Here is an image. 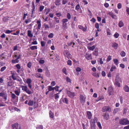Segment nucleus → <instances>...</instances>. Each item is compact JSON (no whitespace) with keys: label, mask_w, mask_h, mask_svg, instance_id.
Returning <instances> with one entry per match:
<instances>
[{"label":"nucleus","mask_w":129,"mask_h":129,"mask_svg":"<svg viewBox=\"0 0 129 129\" xmlns=\"http://www.w3.org/2000/svg\"><path fill=\"white\" fill-rule=\"evenodd\" d=\"M98 127L100 129H102V128L101 123L100 122H98L97 124Z\"/></svg>","instance_id":"ea45409f"},{"label":"nucleus","mask_w":129,"mask_h":129,"mask_svg":"<svg viewBox=\"0 0 129 129\" xmlns=\"http://www.w3.org/2000/svg\"><path fill=\"white\" fill-rule=\"evenodd\" d=\"M54 19L56 21V22L58 23L59 22L60 18H57L56 17H54Z\"/></svg>","instance_id":"c9c22d12"},{"label":"nucleus","mask_w":129,"mask_h":129,"mask_svg":"<svg viewBox=\"0 0 129 129\" xmlns=\"http://www.w3.org/2000/svg\"><path fill=\"white\" fill-rule=\"evenodd\" d=\"M86 98L82 95H80V100L81 103L83 104L85 102Z\"/></svg>","instance_id":"423d86ee"},{"label":"nucleus","mask_w":129,"mask_h":129,"mask_svg":"<svg viewBox=\"0 0 129 129\" xmlns=\"http://www.w3.org/2000/svg\"><path fill=\"white\" fill-rule=\"evenodd\" d=\"M19 59H18L17 58L15 60H12V63H18L19 62V60H18Z\"/></svg>","instance_id":"a878e982"},{"label":"nucleus","mask_w":129,"mask_h":129,"mask_svg":"<svg viewBox=\"0 0 129 129\" xmlns=\"http://www.w3.org/2000/svg\"><path fill=\"white\" fill-rule=\"evenodd\" d=\"M113 61L115 64L117 66L118 64V60L116 59H114Z\"/></svg>","instance_id":"cd10ccee"},{"label":"nucleus","mask_w":129,"mask_h":129,"mask_svg":"<svg viewBox=\"0 0 129 129\" xmlns=\"http://www.w3.org/2000/svg\"><path fill=\"white\" fill-rule=\"evenodd\" d=\"M54 2L55 4L57 6H59L60 4V0H55Z\"/></svg>","instance_id":"4be33fe9"},{"label":"nucleus","mask_w":129,"mask_h":129,"mask_svg":"<svg viewBox=\"0 0 129 129\" xmlns=\"http://www.w3.org/2000/svg\"><path fill=\"white\" fill-rule=\"evenodd\" d=\"M17 69V72L20 74V75L22 76H23L24 75V74H21V73H22L21 72H23V70L22 69Z\"/></svg>","instance_id":"dca6fc26"},{"label":"nucleus","mask_w":129,"mask_h":129,"mask_svg":"<svg viewBox=\"0 0 129 129\" xmlns=\"http://www.w3.org/2000/svg\"><path fill=\"white\" fill-rule=\"evenodd\" d=\"M15 93L17 95L19 96V95L20 93V91H18V90H15L14 91Z\"/></svg>","instance_id":"f704fd0d"},{"label":"nucleus","mask_w":129,"mask_h":129,"mask_svg":"<svg viewBox=\"0 0 129 129\" xmlns=\"http://www.w3.org/2000/svg\"><path fill=\"white\" fill-rule=\"evenodd\" d=\"M67 17L68 19L70 20L71 19V15L69 13H67Z\"/></svg>","instance_id":"2f4dec72"},{"label":"nucleus","mask_w":129,"mask_h":129,"mask_svg":"<svg viewBox=\"0 0 129 129\" xmlns=\"http://www.w3.org/2000/svg\"><path fill=\"white\" fill-rule=\"evenodd\" d=\"M67 93L68 96L72 99L73 98L75 95L74 92H72L70 91H67Z\"/></svg>","instance_id":"39448f33"},{"label":"nucleus","mask_w":129,"mask_h":129,"mask_svg":"<svg viewBox=\"0 0 129 129\" xmlns=\"http://www.w3.org/2000/svg\"><path fill=\"white\" fill-rule=\"evenodd\" d=\"M92 74L95 77L99 78V74L96 72L93 73Z\"/></svg>","instance_id":"bb28decb"},{"label":"nucleus","mask_w":129,"mask_h":129,"mask_svg":"<svg viewBox=\"0 0 129 129\" xmlns=\"http://www.w3.org/2000/svg\"><path fill=\"white\" fill-rule=\"evenodd\" d=\"M53 36V34L52 33H50L48 36L49 38H52Z\"/></svg>","instance_id":"0e129e2a"},{"label":"nucleus","mask_w":129,"mask_h":129,"mask_svg":"<svg viewBox=\"0 0 129 129\" xmlns=\"http://www.w3.org/2000/svg\"><path fill=\"white\" fill-rule=\"evenodd\" d=\"M95 48V45H93L92 46H88L87 47V48L89 50L91 51H93Z\"/></svg>","instance_id":"412c9836"},{"label":"nucleus","mask_w":129,"mask_h":129,"mask_svg":"<svg viewBox=\"0 0 129 129\" xmlns=\"http://www.w3.org/2000/svg\"><path fill=\"white\" fill-rule=\"evenodd\" d=\"M84 56L85 58L87 60H91L92 58L91 54L88 52L86 53Z\"/></svg>","instance_id":"20e7f679"},{"label":"nucleus","mask_w":129,"mask_h":129,"mask_svg":"<svg viewBox=\"0 0 129 129\" xmlns=\"http://www.w3.org/2000/svg\"><path fill=\"white\" fill-rule=\"evenodd\" d=\"M30 48L31 50H33L35 49H37V46H33L30 47Z\"/></svg>","instance_id":"e433bc0d"},{"label":"nucleus","mask_w":129,"mask_h":129,"mask_svg":"<svg viewBox=\"0 0 129 129\" xmlns=\"http://www.w3.org/2000/svg\"><path fill=\"white\" fill-rule=\"evenodd\" d=\"M48 90L49 91H51L53 90V87L51 86H48Z\"/></svg>","instance_id":"6e6d98bb"},{"label":"nucleus","mask_w":129,"mask_h":129,"mask_svg":"<svg viewBox=\"0 0 129 129\" xmlns=\"http://www.w3.org/2000/svg\"><path fill=\"white\" fill-rule=\"evenodd\" d=\"M63 29H66L68 28V26L67 23H62Z\"/></svg>","instance_id":"5701e85b"},{"label":"nucleus","mask_w":129,"mask_h":129,"mask_svg":"<svg viewBox=\"0 0 129 129\" xmlns=\"http://www.w3.org/2000/svg\"><path fill=\"white\" fill-rule=\"evenodd\" d=\"M120 55L122 57H123L125 56L126 54L124 51H122L120 53Z\"/></svg>","instance_id":"4c0bfd02"},{"label":"nucleus","mask_w":129,"mask_h":129,"mask_svg":"<svg viewBox=\"0 0 129 129\" xmlns=\"http://www.w3.org/2000/svg\"><path fill=\"white\" fill-rule=\"evenodd\" d=\"M11 77L14 80H17V78L16 76V74L14 73H13L11 72Z\"/></svg>","instance_id":"ddd939ff"},{"label":"nucleus","mask_w":129,"mask_h":129,"mask_svg":"<svg viewBox=\"0 0 129 129\" xmlns=\"http://www.w3.org/2000/svg\"><path fill=\"white\" fill-rule=\"evenodd\" d=\"M66 81L68 82H71V80L68 77H67L66 78Z\"/></svg>","instance_id":"864d4df0"},{"label":"nucleus","mask_w":129,"mask_h":129,"mask_svg":"<svg viewBox=\"0 0 129 129\" xmlns=\"http://www.w3.org/2000/svg\"><path fill=\"white\" fill-rule=\"evenodd\" d=\"M63 101L64 103L67 104L68 103V100L67 98H64L63 100Z\"/></svg>","instance_id":"a19ab883"},{"label":"nucleus","mask_w":129,"mask_h":129,"mask_svg":"<svg viewBox=\"0 0 129 129\" xmlns=\"http://www.w3.org/2000/svg\"><path fill=\"white\" fill-rule=\"evenodd\" d=\"M112 45L115 49H116L118 47V44L116 43H112Z\"/></svg>","instance_id":"6ab92c4d"},{"label":"nucleus","mask_w":129,"mask_h":129,"mask_svg":"<svg viewBox=\"0 0 129 129\" xmlns=\"http://www.w3.org/2000/svg\"><path fill=\"white\" fill-rule=\"evenodd\" d=\"M16 67L17 69H21V66L19 64H16Z\"/></svg>","instance_id":"bf43d9fd"},{"label":"nucleus","mask_w":129,"mask_h":129,"mask_svg":"<svg viewBox=\"0 0 129 129\" xmlns=\"http://www.w3.org/2000/svg\"><path fill=\"white\" fill-rule=\"evenodd\" d=\"M120 82H122L121 79L119 78L118 75H117L116 77L115 84L118 87H120Z\"/></svg>","instance_id":"f257e3e1"},{"label":"nucleus","mask_w":129,"mask_h":129,"mask_svg":"<svg viewBox=\"0 0 129 129\" xmlns=\"http://www.w3.org/2000/svg\"><path fill=\"white\" fill-rule=\"evenodd\" d=\"M46 44V42L44 41H41V44L42 47L44 46Z\"/></svg>","instance_id":"a18cd8bd"},{"label":"nucleus","mask_w":129,"mask_h":129,"mask_svg":"<svg viewBox=\"0 0 129 129\" xmlns=\"http://www.w3.org/2000/svg\"><path fill=\"white\" fill-rule=\"evenodd\" d=\"M68 19L67 18H64L62 19V23H67L66 22L68 21Z\"/></svg>","instance_id":"72a5a7b5"},{"label":"nucleus","mask_w":129,"mask_h":129,"mask_svg":"<svg viewBox=\"0 0 129 129\" xmlns=\"http://www.w3.org/2000/svg\"><path fill=\"white\" fill-rule=\"evenodd\" d=\"M49 113L50 117L52 118L54 117L53 114L52 112L51 111H49Z\"/></svg>","instance_id":"58836bf2"},{"label":"nucleus","mask_w":129,"mask_h":129,"mask_svg":"<svg viewBox=\"0 0 129 129\" xmlns=\"http://www.w3.org/2000/svg\"><path fill=\"white\" fill-rule=\"evenodd\" d=\"M111 107L109 106H105L103 107L102 109L103 112H110L111 111Z\"/></svg>","instance_id":"7ed1b4c3"},{"label":"nucleus","mask_w":129,"mask_h":129,"mask_svg":"<svg viewBox=\"0 0 129 129\" xmlns=\"http://www.w3.org/2000/svg\"><path fill=\"white\" fill-rule=\"evenodd\" d=\"M76 71L78 73L79 72L81 71V69L79 67H78L76 69Z\"/></svg>","instance_id":"8fccbe9b"},{"label":"nucleus","mask_w":129,"mask_h":129,"mask_svg":"<svg viewBox=\"0 0 129 129\" xmlns=\"http://www.w3.org/2000/svg\"><path fill=\"white\" fill-rule=\"evenodd\" d=\"M120 110V109L119 108H117L114 109L113 112V114H115L117 113V112L119 111Z\"/></svg>","instance_id":"393cba45"},{"label":"nucleus","mask_w":129,"mask_h":129,"mask_svg":"<svg viewBox=\"0 0 129 129\" xmlns=\"http://www.w3.org/2000/svg\"><path fill=\"white\" fill-rule=\"evenodd\" d=\"M31 63L30 62H29L27 64V67L29 68H31Z\"/></svg>","instance_id":"69168bd1"},{"label":"nucleus","mask_w":129,"mask_h":129,"mask_svg":"<svg viewBox=\"0 0 129 129\" xmlns=\"http://www.w3.org/2000/svg\"><path fill=\"white\" fill-rule=\"evenodd\" d=\"M32 82L30 78L27 79L26 82L27 84L28 87L30 88H31L32 86L31 83Z\"/></svg>","instance_id":"0eeeda50"},{"label":"nucleus","mask_w":129,"mask_h":129,"mask_svg":"<svg viewBox=\"0 0 129 129\" xmlns=\"http://www.w3.org/2000/svg\"><path fill=\"white\" fill-rule=\"evenodd\" d=\"M108 93L109 95H111L113 94V91L112 89V87L110 86L108 88Z\"/></svg>","instance_id":"6e6552de"},{"label":"nucleus","mask_w":129,"mask_h":129,"mask_svg":"<svg viewBox=\"0 0 129 129\" xmlns=\"http://www.w3.org/2000/svg\"><path fill=\"white\" fill-rule=\"evenodd\" d=\"M67 64L68 65L71 66L72 65V62L70 60H68L67 62Z\"/></svg>","instance_id":"3c124183"},{"label":"nucleus","mask_w":129,"mask_h":129,"mask_svg":"<svg viewBox=\"0 0 129 129\" xmlns=\"http://www.w3.org/2000/svg\"><path fill=\"white\" fill-rule=\"evenodd\" d=\"M104 119L106 120H108L109 118V116L108 114L107 113H105L104 115H103Z\"/></svg>","instance_id":"2eb2a0df"},{"label":"nucleus","mask_w":129,"mask_h":129,"mask_svg":"<svg viewBox=\"0 0 129 129\" xmlns=\"http://www.w3.org/2000/svg\"><path fill=\"white\" fill-rule=\"evenodd\" d=\"M6 66L3 67L1 68L0 71L1 72H2L4 71L6 69Z\"/></svg>","instance_id":"603ef678"},{"label":"nucleus","mask_w":129,"mask_h":129,"mask_svg":"<svg viewBox=\"0 0 129 129\" xmlns=\"http://www.w3.org/2000/svg\"><path fill=\"white\" fill-rule=\"evenodd\" d=\"M12 82H9L7 83V86H10L12 85Z\"/></svg>","instance_id":"4d7b16f0"},{"label":"nucleus","mask_w":129,"mask_h":129,"mask_svg":"<svg viewBox=\"0 0 129 129\" xmlns=\"http://www.w3.org/2000/svg\"><path fill=\"white\" fill-rule=\"evenodd\" d=\"M25 92L29 94H30L31 93V92L28 89H27L26 91Z\"/></svg>","instance_id":"13d9d810"},{"label":"nucleus","mask_w":129,"mask_h":129,"mask_svg":"<svg viewBox=\"0 0 129 129\" xmlns=\"http://www.w3.org/2000/svg\"><path fill=\"white\" fill-rule=\"evenodd\" d=\"M124 89L125 91L126 92H128L129 91V88L127 85H126L124 86Z\"/></svg>","instance_id":"7c9ffc66"},{"label":"nucleus","mask_w":129,"mask_h":129,"mask_svg":"<svg viewBox=\"0 0 129 129\" xmlns=\"http://www.w3.org/2000/svg\"><path fill=\"white\" fill-rule=\"evenodd\" d=\"M104 99V96L102 95L100 96L98 98L97 101H98L100 100L103 99Z\"/></svg>","instance_id":"c85d7f7f"},{"label":"nucleus","mask_w":129,"mask_h":129,"mask_svg":"<svg viewBox=\"0 0 129 129\" xmlns=\"http://www.w3.org/2000/svg\"><path fill=\"white\" fill-rule=\"evenodd\" d=\"M27 35L30 38H31L33 36V35L31 33V31L30 30L27 31Z\"/></svg>","instance_id":"aec40b11"},{"label":"nucleus","mask_w":129,"mask_h":129,"mask_svg":"<svg viewBox=\"0 0 129 129\" xmlns=\"http://www.w3.org/2000/svg\"><path fill=\"white\" fill-rule=\"evenodd\" d=\"M124 25V23L122 21H120L119 23V27H122Z\"/></svg>","instance_id":"c756f323"},{"label":"nucleus","mask_w":129,"mask_h":129,"mask_svg":"<svg viewBox=\"0 0 129 129\" xmlns=\"http://www.w3.org/2000/svg\"><path fill=\"white\" fill-rule=\"evenodd\" d=\"M63 54L65 56L69 58V57H70L71 54L69 53L68 50L64 51L63 52Z\"/></svg>","instance_id":"9d476101"},{"label":"nucleus","mask_w":129,"mask_h":129,"mask_svg":"<svg viewBox=\"0 0 129 129\" xmlns=\"http://www.w3.org/2000/svg\"><path fill=\"white\" fill-rule=\"evenodd\" d=\"M98 49L96 48L95 49L94 51L92 53L93 55L97 56L98 55Z\"/></svg>","instance_id":"f3484780"},{"label":"nucleus","mask_w":129,"mask_h":129,"mask_svg":"<svg viewBox=\"0 0 129 129\" xmlns=\"http://www.w3.org/2000/svg\"><path fill=\"white\" fill-rule=\"evenodd\" d=\"M121 3H119L118 4L117 7L118 9H120L121 8Z\"/></svg>","instance_id":"e2e57ef3"},{"label":"nucleus","mask_w":129,"mask_h":129,"mask_svg":"<svg viewBox=\"0 0 129 129\" xmlns=\"http://www.w3.org/2000/svg\"><path fill=\"white\" fill-rule=\"evenodd\" d=\"M18 47V45H17L15 46L13 48V50L14 51H16L17 50V49Z\"/></svg>","instance_id":"774afa93"},{"label":"nucleus","mask_w":129,"mask_h":129,"mask_svg":"<svg viewBox=\"0 0 129 129\" xmlns=\"http://www.w3.org/2000/svg\"><path fill=\"white\" fill-rule=\"evenodd\" d=\"M119 36V34L117 32H116L114 35V37L116 38H117Z\"/></svg>","instance_id":"c03bdc74"},{"label":"nucleus","mask_w":129,"mask_h":129,"mask_svg":"<svg viewBox=\"0 0 129 129\" xmlns=\"http://www.w3.org/2000/svg\"><path fill=\"white\" fill-rule=\"evenodd\" d=\"M95 122L93 120V119H91L90 121V125H95Z\"/></svg>","instance_id":"473e14b6"},{"label":"nucleus","mask_w":129,"mask_h":129,"mask_svg":"<svg viewBox=\"0 0 129 129\" xmlns=\"http://www.w3.org/2000/svg\"><path fill=\"white\" fill-rule=\"evenodd\" d=\"M11 97L12 99L13 100H14L16 98L17 101H18V97L16 96L14 94L12 93L11 94Z\"/></svg>","instance_id":"a211bd4d"},{"label":"nucleus","mask_w":129,"mask_h":129,"mask_svg":"<svg viewBox=\"0 0 129 129\" xmlns=\"http://www.w3.org/2000/svg\"><path fill=\"white\" fill-rule=\"evenodd\" d=\"M80 8V5L79 4H78L76 6L75 10L77 11H78Z\"/></svg>","instance_id":"37998d69"},{"label":"nucleus","mask_w":129,"mask_h":129,"mask_svg":"<svg viewBox=\"0 0 129 129\" xmlns=\"http://www.w3.org/2000/svg\"><path fill=\"white\" fill-rule=\"evenodd\" d=\"M87 116L89 119H90L92 116V114H91L90 112L88 111L87 112Z\"/></svg>","instance_id":"4468645a"},{"label":"nucleus","mask_w":129,"mask_h":129,"mask_svg":"<svg viewBox=\"0 0 129 129\" xmlns=\"http://www.w3.org/2000/svg\"><path fill=\"white\" fill-rule=\"evenodd\" d=\"M37 23L38 24V27L37 28L38 30V31L40 29L41 27V21L40 20H38L37 22Z\"/></svg>","instance_id":"f8f14e48"},{"label":"nucleus","mask_w":129,"mask_h":129,"mask_svg":"<svg viewBox=\"0 0 129 129\" xmlns=\"http://www.w3.org/2000/svg\"><path fill=\"white\" fill-rule=\"evenodd\" d=\"M54 97L55 99H57L59 98V96L58 95V94H54Z\"/></svg>","instance_id":"338daca9"},{"label":"nucleus","mask_w":129,"mask_h":129,"mask_svg":"<svg viewBox=\"0 0 129 129\" xmlns=\"http://www.w3.org/2000/svg\"><path fill=\"white\" fill-rule=\"evenodd\" d=\"M120 124L122 125H126L129 124V121L127 118H123L119 122Z\"/></svg>","instance_id":"f03ea898"},{"label":"nucleus","mask_w":129,"mask_h":129,"mask_svg":"<svg viewBox=\"0 0 129 129\" xmlns=\"http://www.w3.org/2000/svg\"><path fill=\"white\" fill-rule=\"evenodd\" d=\"M45 10L46 11V15L50 11V9H45Z\"/></svg>","instance_id":"680f3d73"},{"label":"nucleus","mask_w":129,"mask_h":129,"mask_svg":"<svg viewBox=\"0 0 129 129\" xmlns=\"http://www.w3.org/2000/svg\"><path fill=\"white\" fill-rule=\"evenodd\" d=\"M116 67L114 66H112L111 68L110 71L112 72L114 70L116 69Z\"/></svg>","instance_id":"5fc2aeb1"},{"label":"nucleus","mask_w":129,"mask_h":129,"mask_svg":"<svg viewBox=\"0 0 129 129\" xmlns=\"http://www.w3.org/2000/svg\"><path fill=\"white\" fill-rule=\"evenodd\" d=\"M78 28L82 30L83 31L85 32L86 31V29L87 28V27L86 26H85V27H84L81 25H79L78 26Z\"/></svg>","instance_id":"9b49d317"},{"label":"nucleus","mask_w":129,"mask_h":129,"mask_svg":"<svg viewBox=\"0 0 129 129\" xmlns=\"http://www.w3.org/2000/svg\"><path fill=\"white\" fill-rule=\"evenodd\" d=\"M21 87L22 88V90L25 91H26L27 89H28L27 87L26 86L21 85Z\"/></svg>","instance_id":"b1692460"},{"label":"nucleus","mask_w":129,"mask_h":129,"mask_svg":"<svg viewBox=\"0 0 129 129\" xmlns=\"http://www.w3.org/2000/svg\"><path fill=\"white\" fill-rule=\"evenodd\" d=\"M3 21L4 22H6L8 20V19L7 17H5L3 18Z\"/></svg>","instance_id":"de8ad7c7"},{"label":"nucleus","mask_w":129,"mask_h":129,"mask_svg":"<svg viewBox=\"0 0 129 129\" xmlns=\"http://www.w3.org/2000/svg\"><path fill=\"white\" fill-rule=\"evenodd\" d=\"M33 101L30 100L29 101L28 103V105L29 106H32L33 105Z\"/></svg>","instance_id":"79ce46f5"},{"label":"nucleus","mask_w":129,"mask_h":129,"mask_svg":"<svg viewBox=\"0 0 129 129\" xmlns=\"http://www.w3.org/2000/svg\"><path fill=\"white\" fill-rule=\"evenodd\" d=\"M13 129H20V126L17 123H16L12 125Z\"/></svg>","instance_id":"1a4fd4ad"},{"label":"nucleus","mask_w":129,"mask_h":129,"mask_svg":"<svg viewBox=\"0 0 129 129\" xmlns=\"http://www.w3.org/2000/svg\"><path fill=\"white\" fill-rule=\"evenodd\" d=\"M44 6H40V7L39 8V10H40V11L41 12L43 10V9L44 8Z\"/></svg>","instance_id":"052dcab7"},{"label":"nucleus","mask_w":129,"mask_h":129,"mask_svg":"<svg viewBox=\"0 0 129 129\" xmlns=\"http://www.w3.org/2000/svg\"><path fill=\"white\" fill-rule=\"evenodd\" d=\"M43 126L42 125H39L37 126V129H43Z\"/></svg>","instance_id":"09e8293b"},{"label":"nucleus","mask_w":129,"mask_h":129,"mask_svg":"<svg viewBox=\"0 0 129 129\" xmlns=\"http://www.w3.org/2000/svg\"><path fill=\"white\" fill-rule=\"evenodd\" d=\"M13 31L12 30H6L5 33L6 34H9Z\"/></svg>","instance_id":"49530a36"}]
</instances>
